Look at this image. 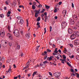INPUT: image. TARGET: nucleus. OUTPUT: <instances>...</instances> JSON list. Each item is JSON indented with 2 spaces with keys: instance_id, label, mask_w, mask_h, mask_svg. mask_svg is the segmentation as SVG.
Masks as SVG:
<instances>
[{
  "instance_id": "e2e57ef3",
  "label": "nucleus",
  "mask_w": 79,
  "mask_h": 79,
  "mask_svg": "<svg viewBox=\"0 0 79 79\" xmlns=\"http://www.w3.org/2000/svg\"><path fill=\"white\" fill-rule=\"evenodd\" d=\"M39 24H40V23H39V22H37L36 25L37 26H39Z\"/></svg>"
},
{
  "instance_id": "680f3d73",
  "label": "nucleus",
  "mask_w": 79,
  "mask_h": 79,
  "mask_svg": "<svg viewBox=\"0 0 79 79\" xmlns=\"http://www.w3.org/2000/svg\"><path fill=\"white\" fill-rule=\"evenodd\" d=\"M14 68H16V66L15 64H14Z\"/></svg>"
},
{
  "instance_id": "5701e85b",
  "label": "nucleus",
  "mask_w": 79,
  "mask_h": 79,
  "mask_svg": "<svg viewBox=\"0 0 79 79\" xmlns=\"http://www.w3.org/2000/svg\"><path fill=\"white\" fill-rule=\"evenodd\" d=\"M48 59H49V61H51V60H52V58L51 57H48V58L47 59V60H48Z\"/></svg>"
},
{
  "instance_id": "a18cd8bd",
  "label": "nucleus",
  "mask_w": 79,
  "mask_h": 79,
  "mask_svg": "<svg viewBox=\"0 0 79 79\" xmlns=\"http://www.w3.org/2000/svg\"><path fill=\"white\" fill-rule=\"evenodd\" d=\"M22 7L23 8H24V6L23 5H20L19 6V8H21Z\"/></svg>"
},
{
  "instance_id": "f3484780",
  "label": "nucleus",
  "mask_w": 79,
  "mask_h": 79,
  "mask_svg": "<svg viewBox=\"0 0 79 79\" xmlns=\"http://www.w3.org/2000/svg\"><path fill=\"white\" fill-rule=\"evenodd\" d=\"M63 15H64V16H65V15H66V10H64L62 12Z\"/></svg>"
},
{
  "instance_id": "cd10ccee",
  "label": "nucleus",
  "mask_w": 79,
  "mask_h": 79,
  "mask_svg": "<svg viewBox=\"0 0 79 79\" xmlns=\"http://www.w3.org/2000/svg\"><path fill=\"white\" fill-rule=\"evenodd\" d=\"M0 18H4V15H3V14H0Z\"/></svg>"
},
{
  "instance_id": "13d9d810",
  "label": "nucleus",
  "mask_w": 79,
  "mask_h": 79,
  "mask_svg": "<svg viewBox=\"0 0 79 79\" xmlns=\"http://www.w3.org/2000/svg\"><path fill=\"white\" fill-rule=\"evenodd\" d=\"M49 74L50 76H52V73L51 72H49Z\"/></svg>"
},
{
  "instance_id": "412c9836",
  "label": "nucleus",
  "mask_w": 79,
  "mask_h": 79,
  "mask_svg": "<svg viewBox=\"0 0 79 79\" xmlns=\"http://www.w3.org/2000/svg\"><path fill=\"white\" fill-rule=\"evenodd\" d=\"M9 3H10V1H6L5 2V4L7 5H9Z\"/></svg>"
},
{
  "instance_id": "c9c22d12",
  "label": "nucleus",
  "mask_w": 79,
  "mask_h": 79,
  "mask_svg": "<svg viewBox=\"0 0 79 79\" xmlns=\"http://www.w3.org/2000/svg\"><path fill=\"white\" fill-rule=\"evenodd\" d=\"M17 49L19 50L20 49V46L19 45H18L17 47Z\"/></svg>"
},
{
  "instance_id": "bb28decb",
  "label": "nucleus",
  "mask_w": 79,
  "mask_h": 79,
  "mask_svg": "<svg viewBox=\"0 0 79 79\" xmlns=\"http://www.w3.org/2000/svg\"><path fill=\"white\" fill-rule=\"evenodd\" d=\"M66 59H60V61H66Z\"/></svg>"
},
{
  "instance_id": "20e7f679",
  "label": "nucleus",
  "mask_w": 79,
  "mask_h": 79,
  "mask_svg": "<svg viewBox=\"0 0 79 79\" xmlns=\"http://www.w3.org/2000/svg\"><path fill=\"white\" fill-rule=\"evenodd\" d=\"M62 28H65L67 25V23L65 22H63L61 24Z\"/></svg>"
},
{
  "instance_id": "2f4dec72",
  "label": "nucleus",
  "mask_w": 79,
  "mask_h": 79,
  "mask_svg": "<svg viewBox=\"0 0 79 79\" xmlns=\"http://www.w3.org/2000/svg\"><path fill=\"white\" fill-rule=\"evenodd\" d=\"M47 52H51V51L50 50H49V49H47Z\"/></svg>"
},
{
  "instance_id": "dca6fc26",
  "label": "nucleus",
  "mask_w": 79,
  "mask_h": 79,
  "mask_svg": "<svg viewBox=\"0 0 79 79\" xmlns=\"http://www.w3.org/2000/svg\"><path fill=\"white\" fill-rule=\"evenodd\" d=\"M14 35L15 36H16V37H19V33H15Z\"/></svg>"
},
{
  "instance_id": "f704fd0d",
  "label": "nucleus",
  "mask_w": 79,
  "mask_h": 79,
  "mask_svg": "<svg viewBox=\"0 0 79 79\" xmlns=\"http://www.w3.org/2000/svg\"><path fill=\"white\" fill-rule=\"evenodd\" d=\"M45 11V9H43L42 10V11L41 12V13H44V12Z\"/></svg>"
},
{
  "instance_id": "bf43d9fd",
  "label": "nucleus",
  "mask_w": 79,
  "mask_h": 79,
  "mask_svg": "<svg viewBox=\"0 0 79 79\" xmlns=\"http://www.w3.org/2000/svg\"><path fill=\"white\" fill-rule=\"evenodd\" d=\"M55 19H58V17H57V16H55Z\"/></svg>"
},
{
  "instance_id": "473e14b6",
  "label": "nucleus",
  "mask_w": 79,
  "mask_h": 79,
  "mask_svg": "<svg viewBox=\"0 0 79 79\" xmlns=\"http://www.w3.org/2000/svg\"><path fill=\"white\" fill-rule=\"evenodd\" d=\"M57 12V8L55 7V10H54V13H56Z\"/></svg>"
},
{
  "instance_id": "338daca9",
  "label": "nucleus",
  "mask_w": 79,
  "mask_h": 79,
  "mask_svg": "<svg viewBox=\"0 0 79 79\" xmlns=\"http://www.w3.org/2000/svg\"><path fill=\"white\" fill-rule=\"evenodd\" d=\"M47 13L46 12H45L44 13V15H45V16H47Z\"/></svg>"
},
{
  "instance_id": "4d7b16f0",
  "label": "nucleus",
  "mask_w": 79,
  "mask_h": 79,
  "mask_svg": "<svg viewBox=\"0 0 79 79\" xmlns=\"http://www.w3.org/2000/svg\"><path fill=\"white\" fill-rule=\"evenodd\" d=\"M70 57L71 58H74V55L72 56L71 57L70 56Z\"/></svg>"
},
{
  "instance_id": "4c0bfd02",
  "label": "nucleus",
  "mask_w": 79,
  "mask_h": 79,
  "mask_svg": "<svg viewBox=\"0 0 79 79\" xmlns=\"http://www.w3.org/2000/svg\"><path fill=\"white\" fill-rule=\"evenodd\" d=\"M2 67V62H0V69H1Z\"/></svg>"
},
{
  "instance_id": "6e6d98bb",
  "label": "nucleus",
  "mask_w": 79,
  "mask_h": 79,
  "mask_svg": "<svg viewBox=\"0 0 79 79\" xmlns=\"http://www.w3.org/2000/svg\"><path fill=\"white\" fill-rule=\"evenodd\" d=\"M62 3V2H59V5H60Z\"/></svg>"
},
{
  "instance_id": "3c124183",
  "label": "nucleus",
  "mask_w": 79,
  "mask_h": 79,
  "mask_svg": "<svg viewBox=\"0 0 79 79\" xmlns=\"http://www.w3.org/2000/svg\"><path fill=\"white\" fill-rule=\"evenodd\" d=\"M52 47H53V48H55V47H56V46H55V44H53L52 45Z\"/></svg>"
},
{
  "instance_id": "79ce46f5",
  "label": "nucleus",
  "mask_w": 79,
  "mask_h": 79,
  "mask_svg": "<svg viewBox=\"0 0 79 79\" xmlns=\"http://www.w3.org/2000/svg\"><path fill=\"white\" fill-rule=\"evenodd\" d=\"M50 32H51V31H52V26L50 27Z\"/></svg>"
},
{
  "instance_id": "72a5a7b5",
  "label": "nucleus",
  "mask_w": 79,
  "mask_h": 79,
  "mask_svg": "<svg viewBox=\"0 0 79 79\" xmlns=\"http://www.w3.org/2000/svg\"><path fill=\"white\" fill-rule=\"evenodd\" d=\"M37 21L38 22L40 21V17L38 18L37 19Z\"/></svg>"
},
{
  "instance_id": "58836bf2",
  "label": "nucleus",
  "mask_w": 79,
  "mask_h": 79,
  "mask_svg": "<svg viewBox=\"0 0 79 79\" xmlns=\"http://www.w3.org/2000/svg\"><path fill=\"white\" fill-rule=\"evenodd\" d=\"M37 16H38V14L37 13H35V17H36V18H37Z\"/></svg>"
},
{
  "instance_id": "6ab92c4d",
  "label": "nucleus",
  "mask_w": 79,
  "mask_h": 79,
  "mask_svg": "<svg viewBox=\"0 0 79 79\" xmlns=\"http://www.w3.org/2000/svg\"><path fill=\"white\" fill-rule=\"evenodd\" d=\"M11 14V12H10V11H8V13L7 15V16L8 17H9V16H10V14Z\"/></svg>"
},
{
  "instance_id": "aec40b11",
  "label": "nucleus",
  "mask_w": 79,
  "mask_h": 79,
  "mask_svg": "<svg viewBox=\"0 0 79 79\" xmlns=\"http://www.w3.org/2000/svg\"><path fill=\"white\" fill-rule=\"evenodd\" d=\"M37 71L34 72L32 74V76H33V77H34V76H35V74H37Z\"/></svg>"
},
{
  "instance_id": "ea45409f",
  "label": "nucleus",
  "mask_w": 79,
  "mask_h": 79,
  "mask_svg": "<svg viewBox=\"0 0 79 79\" xmlns=\"http://www.w3.org/2000/svg\"><path fill=\"white\" fill-rule=\"evenodd\" d=\"M70 71H71V72H72V73H74V70H73V69H70Z\"/></svg>"
},
{
  "instance_id": "5fc2aeb1",
  "label": "nucleus",
  "mask_w": 79,
  "mask_h": 79,
  "mask_svg": "<svg viewBox=\"0 0 79 79\" xmlns=\"http://www.w3.org/2000/svg\"><path fill=\"white\" fill-rule=\"evenodd\" d=\"M67 64L68 65H69V66H71V65L70 64H69V63L67 62Z\"/></svg>"
},
{
  "instance_id": "f8f14e48",
  "label": "nucleus",
  "mask_w": 79,
  "mask_h": 79,
  "mask_svg": "<svg viewBox=\"0 0 79 79\" xmlns=\"http://www.w3.org/2000/svg\"><path fill=\"white\" fill-rule=\"evenodd\" d=\"M30 33H27L26 35V36L27 39H29V38H30Z\"/></svg>"
},
{
  "instance_id": "f257e3e1",
  "label": "nucleus",
  "mask_w": 79,
  "mask_h": 79,
  "mask_svg": "<svg viewBox=\"0 0 79 79\" xmlns=\"http://www.w3.org/2000/svg\"><path fill=\"white\" fill-rule=\"evenodd\" d=\"M60 74H61L60 72H55L53 73V75L54 76L56 77L57 78L59 77H60Z\"/></svg>"
},
{
  "instance_id": "ddd939ff",
  "label": "nucleus",
  "mask_w": 79,
  "mask_h": 79,
  "mask_svg": "<svg viewBox=\"0 0 79 79\" xmlns=\"http://www.w3.org/2000/svg\"><path fill=\"white\" fill-rule=\"evenodd\" d=\"M73 18L74 19H75V20H77V15H74L73 16Z\"/></svg>"
},
{
  "instance_id": "393cba45",
  "label": "nucleus",
  "mask_w": 79,
  "mask_h": 79,
  "mask_svg": "<svg viewBox=\"0 0 79 79\" xmlns=\"http://www.w3.org/2000/svg\"><path fill=\"white\" fill-rule=\"evenodd\" d=\"M11 28V27H10V25H9L8 26V30H9V32H11V31H10V29Z\"/></svg>"
},
{
  "instance_id": "052dcab7",
  "label": "nucleus",
  "mask_w": 79,
  "mask_h": 79,
  "mask_svg": "<svg viewBox=\"0 0 79 79\" xmlns=\"http://www.w3.org/2000/svg\"><path fill=\"white\" fill-rule=\"evenodd\" d=\"M9 45H10V47H11V45H12V44H11V43H9Z\"/></svg>"
},
{
  "instance_id": "37998d69",
  "label": "nucleus",
  "mask_w": 79,
  "mask_h": 79,
  "mask_svg": "<svg viewBox=\"0 0 79 79\" xmlns=\"http://www.w3.org/2000/svg\"><path fill=\"white\" fill-rule=\"evenodd\" d=\"M32 9H35V6H34V5H32Z\"/></svg>"
},
{
  "instance_id": "a878e982",
  "label": "nucleus",
  "mask_w": 79,
  "mask_h": 79,
  "mask_svg": "<svg viewBox=\"0 0 79 79\" xmlns=\"http://www.w3.org/2000/svg\"><path fill=\"white\" fill-rule=\"evenodd\" d=\"M76 59L77 60H79V56L77 55L76 56Z\"/></svg>"
},
{
  "instance_id": "b1692460",
  "label": "nucleus",
  "mask_w": 79,
  "mask_h": 79,
  "mask_svg": "<svg viewBox=\"0 0 79 79\" xmlns=\"http://www.w3.org/2000/svg\"><path fill=\"white\" fill-rule=\"evenodd\" d=\"M42 6V5L40 4L39 5H38L37 6V8H40Z\"/></svg>"
},
{
  "instance_id": "c03bdc74",
  "label": "nucleus",
  "mask_w": 79,
  "mask_h": 79,
  "mask_svg": "<svg viewBox=\"0 0 79 79\" xmlns=\"http://www.w3.org/2000/svg\"><path fill=\"white\" fill-rule=\"evenodd\" d=\"M47 63V60H45L43 62V64H45V63Z\"/></svg>"
},
{
  "instance_id": "f03ea898",
  "label": "nucleus",
  "mask_w": 79,
  "mask_h": 79,
  "mask_svg": "<svg viewBox=\"0 0 79 79\" xmlns=\"http://www.w3.org/2000/svg\"><path fill=\"white\" fill-rule=\"evenodd\" d=\"M5 35V31L3 30H1L0 31V36L1 37H4Z\"/></svg>"
},
{
  "instance_id": "69168bd1",
  "label": "nucleus",
  "mask_w": 79,
  "mask_h": 79,
  "mask_svg": "<svg viewBox=\"0 0 79 79\" xmlns=\"http://www.w3.org/2000/svg\"><path fill=\"white\" fill-rule=\"evenodd\" d=\"M16 5V3H15V2H14L13 3V5H14V6H15V5Z\"/></svg>"
},
{
  "instance_id": "e433bc0d",
  "label": "nucleus",
  "mask_w": 79,
  "mask_h": 79,
  "mask_svg": "<svg viewBox=\"0 0 79 79\" xmlns=\"http://www.w3.org/2000/svg\"><path fill=\"white\" fill-rule=\"evenodd\" d=\"M36 13H37V14H39V13H40V10H37L36 11Z\"/></svg>"
},
{
  "instance_id": "4468645a",
  "label": "nucleus",
  "mask_w": 79,
  "mask_h": 79,
  "mask_svg": "<svg viewBox=\"0 0 79 79\" xmlns=\"http://www.w3.org/2000/svg\"><path fill=\"white\" fill-rule=\"evenodd\" d=\"M19 32V30H18L17 29L15 30L13 32L14 34H17V33H18Z\"/></svg>"
},
{
  "instance_id": "0e129e2a",
  "label": "nucleus",
  "mask_w": 79,
  "mask_h": 79,
  "mask_svg": "<svg viewBox=\"0 0 79 79\" xmlns=\"http://www.w3.org/2000/svg\"><path fill=\"white\" fill-rule=\"evenodd\" d=\"M54 52H55L56 53H58V51H57V50H55L54 51Z\"/></svg>"
},
{
  "instance_id": "a19ab883",
  "label": "nucleus",
  "mask_w": 79,
  "mask_h": 79,
  "mask_svg": "<svg viewBox=\"0 0 79 79\" xmlns=\"http://www.w3.org/2000/svg\"><path fill=\"white\" fill-rule=\"evenodd\" d=\"M63 57L64 59H66V56L65 55H64L63 56Z\"/></svg>"
},
{
  "instance_id": "9b49d317",
  "label": "nucleus",
  "mask_w": 79,
  "mask_h": 79,
  "mask_svg": "<svg viewBox=\"0 0 79 79\" xmlns=\"http://www.w3.org/2000/svg\"><path fill=\"white\" fill-rule=\"evenodd\" d=\"M70 74L71 76H72V78L71 79H74L73 77H74V76H76V74H74L73 73H70Z\"/></svg>"
},
{
  "instance_id": "4be33fe9",
  "label": "nucleus",
  "mask_w": 79,
  "mask_h": 79,
  "mask_svg": "<svg viewBox=\"0 0 79 79\" xmlns=\"http://www.w3.org/2000/svg\"><path fill=\"white\" fill-rule=\"evenodd\" d=\"M45 7L46 9H49V8H50V6H47V5H45Z\"/></svg>"
},
{
  "instance_id": "49530a36",
  "label": "nucleus",
  "mask_w": 79,
  "mask_h": 79,
  "mask_svg": "<svg viewBox=\"0 0 79 79\" xmlns=\"http://www.w3.org/2000/svg\"><path fill=\"white\" fill-rule=\"evenodd\" d=\"M77 77H78V78H79V74L78 73H77Z\"/></svg>"
},
{
  "instance_id": "2eb2a0df",
  "label": "nucleus",
  "mask_w": 79,
  "mask_h": 79,
  "mask_svg": "<svg viewBox=\"0 0 79 79\" xmlns=\"http://www.w3.org/2000/svg\"><path fill=\"white\" fill-rule=\"evenodd\" d=\"M23 23H24V21L23 19H21L20 21V22H19V24H23Z\"/></svg>"
},
{
  "instance_id": "39448f33",
  "label": "nucleus",
  "mask_w": 79,
  "mask_h": 79,
  "mask_svg": "<svg viewBox=\"0 0 79 79\" xmlns=\"http://www.w3.org/2000/svg\"><path fill=\"white\" fill-rule=\"evenodd\" d=\"M7 36H8L9 37V39H10L11 40H13V36L12 35L10 34V33H8L7 35Z\"/></svg>"
},
{
  "instance_id": "423d86ee",
  "label": "nucleus",
  "mask_w": 79,
  "mask_h": 79,
  "mask_svg": "<svg viewBox=\"0 0 79 79\" xmlns=\"http://www.w3.org/2000/svg\"><path fill=\"white\" fill-rule=\"evenodd\" d=\"M76 36L74 34V33L73 34H72L70 35V38L71 39L73 40V39H76Z\"/></svg>"
},
{
  "instance_id": "a211bd4d",
  "label": "nucleus",
  "mask_w": 79,
  "mask_h": 79,
  "mask_svg": "<svg viewBox=\"0 0 79 79\" xmlns=\"http://www.w3.org/2000/svg\"><path fill=\"white\" fill-rule=\"evenodd\" d=\"M8 71L9 73L11 72V67L10 66V65L9 66V69H8Z\"/></svg>"
},
{
  "instance_id": "9d476101",
  "label": "nucleus",
  "mask_w": 79,
  "mask_h": 79,
  "mask_svg": "<svg viewBox=\"0 0 79 79\" xmlns=\"http://www.w3.org/2000/svg\"><path fill=\"white\" fill-rule=\"evenodd\" d=\"M68 32H69V34H72L73 32V31L72 29L69 28L68 29Z\"/></svg>"
},
{
  "instance_id": "7c9ffc66",
  "label": "nucleus",
  "mask_w": 79,
  "mask_h": 79,
  "mask_svg": "<svg viewBox=\"0 0 79 79\" xmlns=\"http://www.w3.org/2000/svg\"><path fill=\"white\" fill-rule=\"evenodd\" d=\"M68 45L70 47H73V45L72 44H69Z\"/></svg>"
},
{
  "instance_id": "0eeeda50",
  "label": "nucleus",
  "mask_w": 79,
  "mask_h": 79,
  "mask_svg": "<svg viewBox=\"0 0 79 79\" xmlns=\"http://www.w3.org/2000/svg\"><path fill=\"white\" fill-rule=\"evenodd\" d=\"M74 45H79V40H76L74 41Z\"/></svg>"
},
{
  "instance_id": "c756f323",
  "label": "nucleus",
  "mask_w": 79,
  "mask_h": 79,
  "mask_svg": "<svg viewBox=\"0 0 79 79\" xmlns=\"http://www.w3.org/2000/svg\"><path fill=\"white\" fill-rule=\"evenodd\" d=\"M1 60L2 61V62H4V60H5V58L3 57H2Z\"/></svg>"
},
{
  "instance_id": "7ed1b4c3",
  "label": "nucleus",
  "mask_w": 79,
  "mask_h": 79,
  "mask_svg": "<svg viewBox=\"0 0 79 79\" xmlns=\"http://www.w3.org/2000/svg\"><path fill=\"white\" fill-rule=\"evenodd\" d=\"M30 65V62H28L25 65V67H24L23 69V70H24L25 69H27V68H28L29 67Z\"/></svg>"
},
{
  "instance_id": "603ef678",
  "label": "nucleus",
  "mask_w": 79,
  "mask_h": 79,
  "mask_svg": "<svg viewBox=\"0 0 79 79\" xmlns=\"http://www.w3.org/2000/svg\"><path fill=\"white\" fill-rule=\"evenodd\" d=\"M47 56H45L44 58V60H46L47 59Z\"/></svg>"
},
{
  "instance_id": "8fccbe9b",
  "label": "nucleus",
  "mask_w": 79,
  "mask_h": 79,
  "mask_svg": "<svg viewBox=\"0 0 79 79\" xmlns=\"http://www.w3.org/2000/svg\"><path fill=\"white\" fill-rule=\"evenodd\" d=\"M77 52L78 53H79V48H78L77 50Z\"/></svg>"
},
{
  "instance_id": "09e8293b",
  "label": "nucleus",
  "mask_w": 79,
  "mask_h": 79,
  "mask_svg": "<svg viewBox=\"0 0 79 79\" xmlns=\"http://www.w3.org/2000/svg\"><path fill=\"white\" fill-rule=\"evenodd\" d=\"M17 0L19 3V5H20V1L19 0Z\"/></svg>"
},
{
  "instance_id": "c85d7f7f",
  "label": "nucleus",
  "mask_w": 79,
  "mask_h": 79,
  "mask_svg": "<svg viewBox=\"0 0 79 79\" xmlns=\"http://www.w3.org/2000/svg\"><path fill=\"white\" fill-rule=\"evenodd\" d=\"M17 19L18 20L22 19H21V16H18L17 17Z\"/></svg>"
},
{
  "instance_id": "1a4fd4ad",
  "label": "nucleus",
  "mask_w": 79,
  "mask_h": 79,
  "mask_svg": "<svg viewBox=\"0 0 79 79\" xmlns=\"http://www.w3.org/2000/svg\"><path fill=\"white\" fill-rule=\"evenodd\" d=\"M74 24V21L73 19H71L70 20V24L73 25Z\"/></svg>"
},
{
  "instance_id": "de8ad7c7",
  "label": "nucleus",
  "mask_w": 79,
  "mask_h": 79,
  "mask_svg": "<svg viewBox=\"0 0 79 79\" xmlns=\"http://www.w3.org/2000/svg\"><path fill=\"white\" fill-rule=\"evenodd\" d=\"M72 8H74V4H73V3H72Z\"/></svg>"
},
{
  "instance_id": "864d4df0",
  "label": "nucleus",
  "mask_w": 79,
  "mask_h": 79,
  "mask_svg": "<svg viewBox=\"0 0 79 79\" xmlns=\"http://www.w3.org/2000/svg\"><path fill=\"white\" fill-rule=\"evenodd\" d=\"M53 55H57V54H56L55 52H54L52 54Z\"/></svg>"
},
{
  "instance_id": "774afa93",
  "label": "nucleus",
  "mask_w": 79,
  "mask_h": 79,
  "mask_svg": "<svg viewBox=\"0 0 79 79\" xmlns=\"http://www.w3.org/2000/svg\"><path fill=\"white\" fill-rule=\"evenodd\" d=\"M47 16H46L45 17H44V18L45 19H47Z\"/></svg>"
},
{
  "instance_id": "6e6552de",
  "label": "nucleus",
  "mask_w": 79,
  "mask_h": 79,
  "mask_svg": "<svg viewBox=\"0 0 79 79\" xmlns=\"http://www.w3.org/2000/svg\"><path fill=\"white\" fill-rule=\"evenodd\" d=\"M73 33L75 35V37L79 36V32H78V31H77V32L75 31Z\"/></svg>"
}]
</instances>
